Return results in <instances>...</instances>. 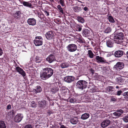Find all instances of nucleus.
Masks as SVG:
<instances>
[{
  "label": "nucleus",
  "instance_id": "nucleus-1",
  "mask_svg": "<svg viewBox=\"0 0 128 128\" xmlns=\"http://www.w3.org/2000/svg\"><path fill=\"white\" fill-rule=\"evenodd\" d=\"M53 74V70L50 68H46L42 70L40 74V77L42 79L45 80L50 77Z\"/></svg>",
  "mask_w": 128,
  "mask_h": 128
},
{
  "label": "nucleus",
  "instance_id": "nucleus-2",
  "mask_svg": "<svg viewBox=\"0 0 128 128\" xmlns=\"http://www.w3.org/2000/svg\"><path fill=\"white\" fill-rule=\"evenodd\" d=\"M124 35L123 33L122 32H116L111 35L110 38L111 39L114 40L115 39L117 40H114L115 42L118 44L120 43L121 41H120L119 40H122L123 39Z\"/></svg>",
  "mask_w": 128,
  "mask_h": 128
},
{
  "label": "nucleus",
  "instance_id": "nucleus-3",
  "mask_svg": "<svg viewBox=\"0 0 128 128\" xmlns=\"http://www.w3.org/2000/svg\"><path fill=\"white\" fill-rule=\"evenodd\" d=\"M88 84L87 82L86 81L79 80L77 82L76 86L78 88L82 90L87 88Z\"/></svg>",
  "mask_w": 128,
  "mask_h": 128
},
{
  "label": "nucleus",
  "instance_id": "nucleus-4",
  "mask_svg": "<svg viewBox=\"0 0 128 128\" xmlns=\"http://www.w3.org/2000/svg\"><path fill=\"white\" fill-rule=\"evenodd\" d=\"M34 43L36 46H41L43 43V38L41 36H36L34 40Z\"/></svg>",
  "mask_w": 128,
  "mask_h": 128
},
{
  "label": "nucleus",
  "instance_id": "nucleus-5",
  "mask_svg": "<svg viewBox=\"0 0 128 128\" xmlns=\"http://www.w3.org/2000/svg\"><path fill=\"white\" fill-rule=\"evenodd\" d=\"M124 63L122 62H118L114 67V70L115 71H120L124 67Z\"/></svg>",
  "mask_w": 128,
  "mask_h": 128
},
{
  "label": "nucleus",
  "instance_id": "nucleus-6",
  "mask_svg": "<svg viewBox=\"0 0 128 128\" xmlns=\"http://www.w3.org/2000/svg\"><path fill=\"white\" fill-rule=\"evenodd\" d=\"M46 38L48 40H51L54 38V32L52 30L48 31L45 34Z\"/></svg>",
  "mask_w": 128,
  "mask_h": 128
},
{
  "label": "nucleus",
  "instance_id": "nucleus-7",
  "mask_svg": "<svg viewBox=\"0 0 128 128\" xmlns=\"http://www.w3.org/2000/svg\"><path fill=\"white\" fill-rule=\"evenodd\" d=\"M68 50L70 52H73L75 51L77 49V46L74 44H69L67 47Z\"/></svg>",
  "mask_w": 128,
  "mask_h": 128
},
{
  "label": "nucleus",
  "instance_id": "nucleus-8",
  "mask_svg": "<svg viewBox=\"0 0 128 128\" xmlns=\"http://www.w3.org/2000/svg\"><path fill=\"white\" fill-rule=\"evenodd\" d=\"M51 86L50 92L52 94H55L58 91L59 88L57 84H52Z\"/></svg>",
  "mask_w": 128,
  "mask_h": 128
},
{
  "label": "nucleus",
  "instance_id": "nucleus-9",
  "mask_svg": "<svg viewBox=\"0 0 128 128\" xmlns=\"http://www.w3.org/2000/svg\"><path fill=\"white\" fill-rule=\"evenodd\" d=\"M38 107L46 109L48 107V102L45 100L39 101L38 103Z\"/></svg>",
  "mask_w": 128,
  "mask_h": 128
},
{
  "label": "nucleus",
  "instance_id": "nucleus-10",
  "mask_svg": "<svg viewBox=\"0 0 128 128\" xmlns=\"http://www.w3.org/2000/svg\"><path fill=\"white\" fill-rule=\"evenodd\" d=\"M106 92L108 93L109 92V93L111 94H116L115 90L113 86H108L106 88Z\"/></svg>",
  "mask_w": 128,
  "mask_h": 128
},
{
  "label": "nucleus",
  "instance_id": "nucleus-11",
  "mask_svg": "<svg viewBox=\"0 0 128 128\" xmlns=\"http://www.w3.org/2000/svg\"><path fill=\"white\" fill-rule=\"evenodd\" d=\"M15 70L20 74H21L24 77L26 76V74L25 72L21 68L18 66H16V68Z\"/></svg>",
  "mask_w": 128,
  "mask_h": 128
},
{
  "label": "nucleus",
  "instance_id": "nucleus-12",
  "mask_svg": "<svg viewBox=\"0 0 128 128\" xmlns=\"http://www.w3.org/2000/svg\"><path fill=\"white\" fill-rule=\"evenodd\" d=\"M15 70L20 74H21L24 77L26 76V74L25 72L21 68L18 66H16V68Z\"/></svg>",
  "mask_w": 128,
  "mask_h": 128
},
{
  "label": "nucleus",
  "instance_id": "nucleus-13",
  "mask_svg": "<svg viewBox=\"0 0 128 128\" xmlns=\"http://www.w3.org/2000/svg\"><path fill=\"white\" fill-rule=\"evenodd\" d=\"M23 116L22 114H18L14 118L15 121L16 122H19L21 121Z\"/></svg>",
  "mask_w": 128,
  "mask_h": 128
},
{
  "label": "nucleus",
  "instance_id": "nucleus-14",
  "mask_svg": "<svg viewBox=\"0 0 128 128\" xmlns=\"http://www.w3.org/2000/svg\"><path fill=\"white\" fill-rule=\"evenodd\" d=\"M27 22L29 25L34 26L36 24V20L34 18H29Z\"/></svg>",
  "mask_w": 128,
  "mask_h": 128
},
{
  "label": "nucleus",
  "instance_id": "nucleus-15",
  "mask_svg": "<svg viewBox=\"0 0 128 128\" xmlns=\"http://www.w3.org/2000/svg\"><path fill=\"white\" fill-rule=\"evenodd\" d=\"M74 78L72 76H68L64 77V81L70 83L74 80Z\"/></svg>",
  "mask_w": 128,
  "mask_h": 128
},
{
  "label": "nucleus",
  "instance_id": "nucleus-16",
  "mask_svg": "<svg viewBox=\"0 0 128 128\" xmlns=\"http://www.w3.org/2000/svg\"><path fill=\"white\" fill-rule=\"evenodd\" d=\"M46 60L50 63L56 60L55 56L52 54H50L46 58Z\"/></svg>",
  "mask_w": 128,
  "mask_h": 128
},
{
  "label": "nucleus",
  "instance_id": "nucleus-17",
  "mask_svg": "<svg viewBox=\"0 0 128 128\" xmlns=\"http://www.w3.org/2000/svg\"><path fill=\"white\" fill-rule=\"evenodd\" d=\"M96 60L97 62L98 63H106V60L105 59L99 56H96Z\"/></svg>",
  "mask_w": 128,
  "mask_h": 128
},
{
  "label": "nucleus",
  "instance_id": "nucleus-18",
  "mask_svg": "<svg viewBox=\"0 0 128 128\" xmlns=\"http://www.w3.org/2000/svg\"><path fill=\"white\" fill-rule=\"evenodd\" d=\"M22 14L20 12L19 10L16 11L15 13L13 14L14 18L18 20H19L20 19Z\"/></svg>",
  "mask_w": 128,
  "mask_h": 128
},
{
  "label": "nucleus",
  "instance_id": "nucleus-19",
  "mask_svg": "<svg viewBox=\"0 0 128 128\" xmlns=\"http://www.w3.org/2000/svg\"><path fill=\"white\" fill-rule=\"evenodd\" d=\"M123 52L121 50H118L116 51L114 53L115 56L117 58H120L123 54Z\"/></svg>",
  "mask_w": 128,
  "mask_h": 128
},
{
  "label": "nucleus",
  "instance_id": "nucleus-20",
  "mask_svg": "<svg viewBox=\"0 0 128 128\" xmlns=\"http://www.w3.org/2000/svg\"><path fill=\"white\" fill-rule=\"evenodd\" d=\"M90 31L86 28L84 29L82 31V35L84 37H88L90 34Z\"/></svg>",
  "mask_w": 128,
  "mask_h": 128
},
{
  "label": "nucleus",
  "instance_id": "nucleus-21",
  "mask_svg": "<svg viewBox=\"0 0 128 128\" xmlns=\"http://www.w3.org/2000/svg\"><path fill=\"white\" fill-rule=\"evenodd\" d=\"M110 121L109 120H106L104 121L101 124V126L104 128L106 127L110 124Z\"/></svg>",
  "mask_w": 128,
  "mask_h": 128
},
{
  "label": "nucleus",
  "instance_id": "nucleus-22",
  "mask_svg": "<svg viewBox=\"0 0 128 128\" xmlns=\"http://www.w3.org/2000/svg\"><path fill=\"white\" fill-rule=\"evenodd\" d=\"M83 101L86 102H90V98L88 95H86L82 98Z\"/></svg>",
  "mask_w": 128,
  "mask_h": 128
},
{
  "label": "nucleus",
  "instance_id": "nucleus-23",
  "mask_svg": "<svg viewBox=\"0 0 128 128\" xmlns=\"http://www.w3.org/2000/svg\"><path fill=\"white\" fill-rule=\"evenodd\" d=\"M114 40H115L114 39ZM114 40H109L107 41L106 42V44L107 46L110 48L112 47L113 46L114 42Z\"/></svg>",
  "mask_w": 128,
  "mask_h": 128
},
{
  "label": "nucleus",
  "instance_id": "nucleus-24",
  "mask_svg": "<svg viewBox=\"0 0 128 128\" xmlns=\"http://www.w3.org/2000/svg\"><path fill=\"white\" fill-rule=\"evenodd\" d=\"M42 90V88L40 86H37L35 87V88L33 90V92L36 94L40 92Z\"/></svg>",
  "mask_w": 128,
  "mask_h": 128
},
{
  "label": "nucleus",
  "instance_id": "nucleus-25",
  "mask_svg": "<svg viewBox=\"0 0 128 128\" xmlns=\"http://www.w3.org/2000/svg\"><path fill=\"white\" fill-rule=\"evenodd\" d=\"M42 10L45 13V14L46 16H48L50 15L49 13L50 12L51 10H50V8L48 7V6L46 7L45 8Z\"/></svg>",
  "mask_w": 128,
  "mask_h": 128
},
{
  "label": "nucleus",
  "instance_id": "nucleus-26",
  "mask_svg": "<svg viewBox=\"0 0 128 128\" xmlns=\"http://www.w3.org/2000/svg\"><path fill=\"white\" fill-rule=\"evenodd\" d=\"M63 100L64 101H66L67 102L69 101L70 103H74L76 102V98L74 97L69 98L68 99L63 98Z\"/></svg>",
  "mask_w": 128,
  "mask_h": 128
},
{
  "label": "nucleus",
  "instance_id": "nucleus-27",
  "mask_svg": "<svg viewBox=\"0 0 128 128\" xmlns=\"http://www.w3.org/2000/svg\"><path fill=\"white\" fill-rule=\"evenodd\" d=\"M74 11L76 12H79L81 11L82 9L80 7L75 6L73 8Z\"/></svg>",
  "mask_w": 128,
  "mask_h": 128
},
{
  "label": "nucleus",
  "instance_id": "nucleus-28",
  "mask_svg": "<svg viewBox=\"0 0 128 128\" xmlns=\"http://www.w3.org/2000/svg\"><path fill=\"white\" fill-rule=\"evenodd\" d=\"M21 3L24 6L27 7H30L31 6V3L29 2H27L24 1H22Z\"/></svg>",
  "mask_w": 128,
  "mask_h": 128
},
{
  "label": "nucleus",
  "instance_id": "nucleus-29",
  "mask_svg": "<svg viewBox=\"0 0 128 128\" xmlns=\"http://www.w3.org/2000/svg\"><path fill=\"white\" fill-rule=\"evenodd\" d=\"M90 116V114L88 113H85L81 116V118L82 120H86Z\"/></svg>",
  "mask_w": 128,
  "mask_h": 128
},
{
  "label": "nucleus",
  "instance_id": "nucleus-30",
  "mask_svg": "<svg viewBox=\"0 0 128 128\" xmlns=\"http://www.w3.org/2000/svg\"><path fill=\"white\" fill-rule=\"evenodd\" d=\"M60 66L62 68H64L68 67L69 64L66 63L64 62L60 64Z\"/></svg>",
  "mask_w": 128,
  "mask_h": 128
},
{
  "label": "nucleus",
  "instance_id": "nucleus-31",
  "mask_svg": "<svg viewBox=\"0 0 128 128\" xmlns=\"http://www.w3.org/2000/svg\"><path fill=\"white\" fill-rule=\"evenodd\" d=\"M16 112L14 110H12L10 111L9 112L8 114L12 116H14L16 113Z\"/></svg>",
  "mask_w": 128,
  "mask_h": 128
},
{
  "label": "nucleus",
  "instance_id": "nucleus-32",
  "mask_svg": "<svg viewBox=\"0 0 128 128\" xmlns=\"http://www.w3.org/2000/svg\"><path fill=\"white\" fill-rule=\"evenodd\" d=\"M0 128H6V126L4 121H0Z\"/></svg>",
  "mask_w": 128,
  "mask_h": 128
},
{
  "label": "nucleus",
  "instance_id": "nucleus-33",
  "mask_svg": "<svg viewBox=\"0 0 128 128\" xmlns=\"http://www.w3.org/2000/svg\"><path fill=\"white\" fill-rule=\"evenodd\" d=\"M88 54L89 55V57L90 58H92L94 57V55L91 50H88Z\"/></svg>",
  "mask_w": 128,
  "mask_h": 128
},
{
  "label": "nucleus",
  "instance_id": "nucleus-34",
  "mask_svg": "<svg viewBox=\"0 0 128 128\" xmlns=\"http://www.w3.org/2000/svg\"><path fill=\"white\" fill-rule=\"evenodd\" d=\"M77 18L79 22L81 23H83L84 22V19L82 17L80 16H77Z\"/></svg>",
  "mask_w": 128,
  "mask_h": 128
},
{
  "label": "nucleus",
  "instance_id": "nucleus-35",
  "mask_svg": "<svg viewBox=\"0 0 128 128\" xmlns=\"http://www.w3.org/2000/svg\"><path fill=\"white\" fill-rule=\"evenodd\" d=\"M108 19L109 21L111 23H113L114 22H115L113 18L111 16H108Z\"/></svg>",
  "mask_w": 128,
  "mask_h": 128
},
{
  "label": "nucleus",
  "instance_id": "nucleus-36",
  "mask_svg": "<svg viewBox=\"0 0 128 128\" xmlns=\"http://www.w3.org/2000/svg\"><path fill=\"white\" fill-rule=\"evenodd\" d=\"M70 122L73 124H76L78 122V120L77 119L72 118L70 120Z\"/></svg>",
  "mask_w": 128,
  "mask_h": 128
},
{
  "label": "nucleus",
  "instance_id": "nucleus-37",
  "mask_svg": "<svg viewBox=\"0 0 128 128\" xmlns=\"http://www.w3.org/2000/svg\"><path fill=\"white\" fill-rule=\"evenodd\" d=\"M36 63H39L41 62L42 60L41 58L39 57L36 56L34 60Z\"/></svg>",
  "mask_w": 128,
  "mask_h": 128
},
{
  "label": "nucleus",
  "instance_id": "nucleus-38",
  "mask_svg": "<svg viewBox=\"0 0 128 128\" xmlns=\"http://www.w3.org/2000/svg\"><path fill=\"white\" fill-rule=\"evenodd\" d=\"M112 30L111 28L109 27H108L106 28L104 32L106 33H108L112 31Z\"/></svg>",
  "mask_w": 128,
  "mask_h": 128
},
{
  "label": "nucleus",
  "instance_id": "nucleus-39",
  "mask_svg": "<svg viewBox=\"0 0 128 128\" xmlns=\"http://www.w3.org/2000/svg\"><path fill=\"white\" fill-rule=\"evenodd\" d=\"M57 8L59 10L60 12V13L62 14H64V12H63V9L60 5H58L57 6Z\"/></svg>",
  "mask_w": 128,
  "mask_h": 128
},
{
  "label": "nucleus",
  "instance_id": "nucleus-40",
  "mask_svg": "<svg viewBox=\"0 0 128 128\" xmlns=\"http://www.w3.org/2000/svg\"><path fill=\"white\" fill-rule=\"evenodd\" d=\"M31 106L34 108H35L36 106V104L34 101H32L30 104Z\"/></svg>",
  "mask_w": 128,
  "mask_h": 128
},
{
  "label": "nucleus",
  "instance_id": "nucleus-41",
  "mask_svg": "<svg viewBox=\"0 0 128 128\" xmlns=\"http://www.w3.org/2000/svg\"><path fill=\"white\" fill-rule=\"evenodd\" d=\"M124 98L126 99H128V91L124 92L123 94Z\"/></svg>",
  "mask_w": 128,
  "mask_h": 128
},
{
  "label": "nucleus",
  "instance_id": "nucleus-42",
  "mask_svg": "<svg viewBox=\"0 0 128 128\" xmlns=\"http://www.w3.org/2000/svg\"><path fill=\"white\" fill-rule=\"evenodd\" d=\"M104 72L106 73V74H108L109 72V68H108L105 67L103 68Z\"/></svg>",
  "mask_w": 128,
  "mask_h": 128
},
{
  "label": "nucleus",
  "instance_id": "nucleus-43",
  "mask_svg": "<svg viewBox=\"0 0 128 128\" xmlns=\"http://www.w3.org/2000/svg\"><path fill=\"white\" fill-rule=\"evenodd\" d=\"M117 82H118L120 84H120L121 83H122L124 82V80L120 77H118L117 78Z\"/></svg>",
  "mask_w": 128,
  "mask_h": 128
},
{
  "label": "nucleus",
  "instance_id": "nucleus-44",
  "mask_svg": "<svg viewBox=\"0 0 128 128\" xmlns=\"http://www.w3.org/2000/svg\"><path fill=\"white\" fill-rule=\"evenodd\" d=\"M110 100L111 102H115L116 100V98L113 96H110Z\"/></svg>",
  "mask_w": 128,
  "mask_h": 128
},
{
  "label": "nucleus",
  "instance_id": "nucleus-45",
  "mask_svg": "<svg viewBox=\"0 0 128 128\" xmlns=\"http://www.w3.org/2000/svg\"><path fill=\"white\" fill-rule=\"evenodd\" d=\"M68 90L66 86H63L60 88V90L61 91H62L63 90Z\"/></svg>",
  "mask_w": 128,
  "mask_h": 128
},
{
  "label": "nucleus",
  "instance_id": "nucleus-46",
  "mask_svg": "<svg viewBox=\"0 0 128 128\" xmlns=\"http://www.w3.org/2000/svg\"><path fill=\"white\" fill-rule=\"evenodd\" d=\"M113 114L114 116H119L121 115V114L118 112L117 111L114 112L113 113Z\"/></svg>",
  "mask_w": 128,
  "mask_h": 128
},
{
  "label": "nucleus",
  "instance_id": "nucleus-47",
  "mask_svg": "<svg viewBox=\"0 0 128 128\" xmlns=\"http://www.w3.org/2000/svg\"><path fill=\"white\" fill-rule=\"evenodd\" d=\"M38 17L41 19H44V18L45 16L42 13H41Z\"/></svg>",
  "mask_w": 128,
  "mask_h": 128
},
{
  "label": "nucleus",
  "instance_id": "nucleus-48",
  "mask_svg": "<svg viewBox=\"0 0 128 128\" xmlns=\"http://www.w3.org/2000/svg\"><path fill=\"white\" fill-rule=\"evenodd\" d=\"M59 2L60 4L62 6H64L65 4L64 0H60Z\"/></svg>",
  "mask_w": 128,
  "mask_h": 128
},
{
  "label": "nucleus",
  "instance_id": "nucleus-49",
  "mask_svg": "<svg viewBox=\"0 0 128 128\" xmlns=\"http://www.w3.org/2000/svg\"><path fill=\"white\" fill-rule=\"evenodd\" d=\"M82 30V27L80 26H78L76 27V30L78 31H80Z\"/></svg>",
  "mask_w": 128,
  "mask_h": 128
},
{
  "label": "nucleus",
  "instance_id": "nucleus-50",
  "mask_svg": "<svg viewBox=\"0 0 128 128\" xmlns=\"http://www.w3.org/2000/svg\"><path fill=\"white\" fill-rule=\"evenodd\" d=\"M123 120L125 122H128V116H125L123 118Z\"/></svg>",
  "mask_w": 128,
  "mask_h": 128
},
{
  "label": "nucleus",
  "instance_id": "nucleus-51",
  "mask_svg": "<svg viewBox=\"0 0 128 128\" xmlns=\"http://www.w3.org/2000/svg\"><path fill=\"white\" fill-rule=\"evenodd\" d=\"M24 128H32V126L30 124H27L25 126Z\"/></svg>",
  "mask_w": 128,
  "mask_h": 128
},
{
  "label": "nucleus",
  "instance_id": "nucleus-52",
  "mask_svg": "<svg viewBox=\"0 0 128 128\" xmlns=\"http://www.w3.org/2000/svg\"><path fill=\"white\" fill-rule=\"evenodd\" d=\"M122 93V91L121 90H119L116 92V94L118 96H120L121 94Z\"/></svg>",
  "mask_w": 128,
  "mask_h": 128
},
{
  "label": "nucleus",
  "instance_id": "nucleus-53",
  "mask_svg": "<svg viewBox=\"0 0 128 128\" xmlns=\"http://www.w3.org/2000/svg\"><path fill=\"white\" fill-rule=\"evenodd\" d=\"M90 90L92 92H96V90L95 89V88H94V87L92 88V89H90Z\"/></svg>",
  "mask_w": 128,
  "mask_h": 128
},
{
  "label": "nucleus",
  "instance_id": "nucleus-54",
  "mask_svg": "<svg viewBox=\"0 0 128 128\" xmlns=\"http://www.w3.org/2000/svg\"><path fill=\"white\" fill-rule=\"evenodd\" d=\"M11 108V105L10 104H9L7 105L6 108L7 110H9Z\"/></svg>",
  "mask_w": 128,
  "mask_h": 128
},
{
  "label": "nucleus",
  "instance_id": "nucleus-55",
  "mask_svg": "<svg viewBox=\"0 0 128 128\" xmlns=\"http://www.w3.org/2000/svg\"><path fill=\"white\" fill-rule=\"evenodd\" d=\"M54 21L56 22H58L60 23V20L59 19H55L54 20Z\"/></svg>",
  "mask_w": 128,
  "mask_h": 128
},
{
  "label": "nucleus",
  "instance_id": "nucleus-56",
  "mask_svg": "<svg viewBox=\"0 0 128 128\" xmlns=\"http://www.w3.org/2000/svg\"><path fill=\"white\" fill-rule=\"evenodd\" d=\"M118 112L120 113L121 114V115L122 114L123 112V111L122 110H118L117 111Z\"/></svg>",
  "mask_w": 128,
  "mask_h": 128
},
{
  "label": "nucleus",
  "instance_id": "nucleus-57",
  "mask_svg": "<svg viewBox=\"0 0 128 128\" xmlns=\"http://www.w3.org/2000/svg\"><path fill=\"white\" fill-rule=\"evenodd\" d=\"M83 8L84 10L86 12H87L88 10V7H85L84 8Z\"/></svg>",
  "mask_w": 128,
  "mask_h": 128
},
{
  "label": "nucleus",
  "instance_id": "nucleus-58",
  "mask_svg": "<svg viewBox=\"0 0 128 128\" xmlns=\"http://www.w3.org/2000/svg\"><path fill=\"white\" fill-rule=\"evenodd\" d=\"M90 71L92 74L94 73V71L92 68H91L90 70Z\"/></svg>",
  "mask_w": 128,
  "mask_h": 128
},
{
  "label": "nucleus",
  "instance_id": "nucleus-59",
  "mask_svg": "<svg viewBox=\"0 0 128 128\" xmlns=\"http://www.w3.org/2000/svg\"><path fill=\"white\" fill-rule=\"evenodd\" d=\"M60 128H67L66 126H65L64 125H61Z\"/></svg>",
  "mask_w": 128,
  "mask_h": 128
},
{
  "label": "nucleus",
  "instance_id": "nucleus-60",
  "mask_svg": "<svg viewBox=\"0 0 128 128\" xmlns=\"http://www.w3.org/2000/svg\"><path fill=\"white\" fill-rule=\"evenodd\" d=\"M121 29V28L119 26H118V28L117 29V30H116V31L115 32H119V31L118 30H119L120 29Z\"/></svg>",
  "mask_w": 128,
  "mask_h": 128
},
{
  "label": "nucleus",
  "instance_id": "nucleus-61",
  "mask_svg": "<svg viewBox=\"0 0 128 128\" xmlns=\"http://www.w3.org/2000/svg\"><path fill=\"white\" fill-rule=\"evenodd\" d=\"M47 113L48 114L49 116H50L52 113V112L50 110H48L47 112Z\"/></svg>",
  "mask_w": 128,
  "mask_h": 128
},
{
  "label": "nucleus",
  "instance_id": "nucleus-62",
  "mask_svg": "<svg viewBox=\"0 0 128 128\" xmlns=\"http://www.w3.org/2000/svg\"><path fill=\"white\" fill-rule=\"evenodd\" d=\"M37 14L38 15V16H39V15L40 14H41V13L40 12H38L37 11Z\"/></svg>",
  "mask_w": 128,
  "mask_h": 128
},
{
  "label": "nucleus",
  "instance_id": "nucleus-63",
  "mask_svg": "<svg viewBox=\"0 0 128 128\" xmlns=\"http://www.w3.org/2000/svg\"><path fill=\"white\" fill-rule=\"evenodd\" d=\"M108 128H113V127L112 126H108Z\"/></svg>",
  "mask_w": 128,
  "mask_h": 128
},
{
  "label": "nucleus",
  "instance_id": "nucleus-64",
  "mask_svg": "<svg viewBox=\"0 0 128 128\" xmlns=\"http://www.w3.org/2000/svg\"><path fill=\"white\" fill-rule=\"evenodd\" d=\"M126 11L128 12V6L126 8Z\"/></svg>",
  "mask_w": 128,
  "mask_h": 128
}]
</instances>
